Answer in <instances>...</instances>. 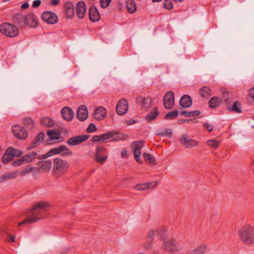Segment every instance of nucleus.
<instances>
[{
  "mask_svg": "<svg viewBox=\"0 0 254 254\" xmlns=\"http://www.w3.org/2000/svg\"><path fill=\"white\" fill-rule=\"evenodd\" d=\"M49 206V203L45 201H41L29 211L27 212V218L20 222L19 226H21L25 224L32 223L45 218V212L48 211Z\"/></svg>",
  "mask_w": 254,
  "mask_h": 254,
  "instance_id": "1",
  "label": "nucleus"
},
{
  "mask_svg": "<svg viewBox=\"0 0 254 254\" xmlns=\"http://www.w3.org/2000/svg\"><path fill=\"white\" fill-rule=\"evenodd\" d=\"M241 241L246 245L254 244V227L250 225H245L238 231Z\"/></svg>",
  "mask_w": 254,
  "mask_h": 254,
  "instance_id": "2",
  "label": "nucleus"
},
{
  "mask_svg": "<svg viewBox=\"0 0 254 254\" xmlns=\"http://www.w3.org/2000/svg\"><path fill=\"white\" fill-rule=\"evenodd\" d=\"M53 161V172L54 174H64L69 168L68 163L60 158H56L54 159Z\"/></svg>",
  "mask_w": 254,
  "mask_h": 254,
  "instance_id": "3",
  "label": "nucleus"
},
{
  "mask_svg": "<svg viewBox=\"0 0 254 254\" xmlns=\"http://www.w3.org/2000/svg\"><path fill=\"white\" fill-rule=\"evenodd\" d=\"M0 31L9 37H15L19 33L17 26L8 22L2 23L0 25Z\"/></svg>",
  "mask_w": 254,
  "mask_h": 254,
  "instance_id": "4",
  "label": "nucleus"
},
{
  "mask_svg": "<svg viewBox=\"0 0 254 254\" xmlns=\"http://www.w3.org/2000/svg\"><path fill=\"white\" fill-rule=\"evenodd\" d=\"M108 151L104 146H97L95 154V160L97 162L103 164L108 158Z\"/></svg>",
  "mask_w": 254,
  "mask_h": 254,
  "instance_id": "5",
  "label": "nucleus"
},
{
  "mask_svg": "<svg viewBox=\"0 0 254 254\" xmlns=\"http://www.w3.org/2000/svg\"><path fill=\"white\" fill-rule=\"evenodd\" d=\"M144 142L141 140L134 141L132 143L133 153L134 159L139 164H142V161L140 158L141 155L140 149L143 146Z\"/></svg>",
  "mask_w": 254,
  "mask_h": 254,
  "instance_id": "6",
  "label": "nucleus"
},
{
  "mask_svg": "<svg viewBox=\"0 0 254 254\" xmlns=\"http://www.w3.org/2000/svg\"><path fill=\"white\" fill-rule=\"evenodd\" d=\"M12 131L14 136L19 139L25 140L27 137V131L20 125L16 124L12 126Z\"/></svg>",
  "mask_w": 254,
  "mask_h": 254,
  "instance_id": "7",
  "label": "nucleus"
},
{
  "mask_svg": "<svg viewBox=\"0 0 254 254\" xmlns=\"http://www.w3.org/2000/svg\"><path fill=\"white\" fill-rule=\"evenodd\" d=\"M41 19L45 22L54 24L58 22V18L54 12L51 11H45L41 15Z\"/></svg>",
  "mask_w": 254,
  "mask_h": 254,
  "instance_id": "8",
  "label": "nucleus"
},
{
  "mask_svg": "<svg viewBox=\"0 0 254 254\" xmlns=\"http://www.w3.org/2000/svg\"><path fill=\"white\" fill-rule=\"evenodd\" d=\"M136 102L141 107L142 110L147 111L151 106L152 100L149 97L145 98L141 96H138L136 98Z\"/></svg>",
  "mask_w": 254,
  "mask_h": 254,
  "instance_id": "9",
  "label": "nucleus"
},
{
  "mask_svg": "<svg viewBox=\"0 0 254 254\" xmlns=\"http://www.w3.org/2000/svg\"><path fill=\"white\" fill-rule=\"evenodd\" d=\"M128 109V102L125 99L120 100L116 107V113L118 115L122 116L127 113Z\"/></svg>",
  "mask_w": 254,
  "mask_h": 254,
  "instance_id": "10",
  "label": "nucleus"
},
{
  "mask_svg": "<svg viewBox=\"0 0 254 254\" xmlns=\"http://www.w3.org/2000/svg\"><path fill=\"white\" fill-rule=\"evenodd\" d=\"M174 94L172 91L167 92L163 99V104L167 109H171L174 105Z\"/></svg>",
  "mask_w": 254,
  "mask_h": 254,
  "instance_id": "11",
  "label": "nucleus"
},
{
  "mask_svg": "<svg viewBox=\"0 0 254 254\" xmlns=\"http://www.w3.org/2000/svg\"><path fill=\"white\" fill-rule=\"evenodd\" d=\"M26 27L36 28L38 25V20L36 16L33 12H29L25 15Z\"/></svg>",
  "mask_w": 254,
  "mask_h": 254,
  "instance_id": "12",
  "label": "nucleus"
},
{
  "mask_svg": "<svg viewBox=\"0 0 254 254\" xmlns=\"http://www.w3.org/2000/svg\"><path fill=\"white\" fill-rule=\"evenodd\" d=\"M25 15L23 16L20 13H16L12 18V21L15 24V26L20 29H25L26 27Z\"/></svg>",
  "mask_w": 254,
  "mask_h": 254,
  "instance_id": "13",
  "label": "nucleus"
},
{
  "mask_svg": "<svg viewBox=\"0 0 254 254\" xmlns=\"http://www.w3.org/2000/svg\"><path fill=\"white\" fill-rule=\"evenodd\" d=\"M163 245L164 250L167 253H174L178 251V248L174 239L165 241Z\"/></svg>",
  "mask_w": 254,
  "mask_h": 254,
  "instance_id": "14",
  "label": "nucleus"
},
{
  "mask_svg": "<svg viewBox=\"0 0 254 254\" xmlns=\"http://www.w3.org/2000/svg\"><path fill=\"white\" fill-rule=\"evenodd\" d=\"M90 136V135H81L72 137L68 139L67 143L70 145H76L86 141Z\"/></svg>",
  "mask_w": 254,
  "mask_h": 254,
  "instance_id": "15",
  "label": "nucleus"
},
{
  "mask_svg": "<svg viewBox=\"0 0 254 254\" xmlns=\"http://www.w3.org/2000/svg\"><path fill=\"white\" fill-rule=\"evenodd\" d=\"M64 11L65 17L67 18H71L74 15V6L72 2L67 1L64 5Z\"/></svg>",
  "mask_w": 254,
  "mask_h": 254,
  "instance_id": "16",
  "label": "nucleus"
},
{
  "mask_svg": "<svg viewBox=\"0 0 254 254\" xmlns=\"http://www.w3.org/2000/svg\"><path fill=\"white\" fill-rule=\"evenodd\" d=\"M88 110L85 105H80L76 112V117L80 121H84L88 117Z\"/></svg>",
  "mask_w": 254,
  "mask_h": 254,
  "instance_id": "17",
  "label": "nucleus"
},
{
  "mask_svg": "<svg viewBox=\"0 0 254 254\" xmlns=\"http://www.w3.org/2000/svg\"><path fill=\"white\" fill-rule=\"evenodd\" d=\"M93 116L96 120H102L107 116L106 109L102 106L98 107L96 109Z\"/></svg>",
  "mask_w": 254,
  "mask_h": 254,
  "instance_id": "18",
  "label": "nucleus"
},
{
  "mask_svg": "<svg viewBox=\"0 0 254 254\" xmlns=\"http://www.w3.org/2000/svg\"><path fill=\"white\" fill-rule=\"evenodd\" d=\"M76 14L79 19H83L86 12V4L83 1H78L76 5Z\"/></svg>",
  "mask_w": 254,
  "mask_h": 254,
  "instance_id": "19",
  "label": "nucleus"
},
{
  "mask_svg": "<svg viewBox=\"0 0 254 254\" xmlns=\"http://www.w3.org/2000/svg\"><path fill=\"white\" fill-rule=\"evenodd\" d=\"M45 136V134L43 131L40 132L34 138V140L30 143L29 146L27 147L28 150H31L35 147L39 145L42 141H43V139Z\"/></svg>",
  "mask_w": 254,
  "mask_h": 254,
  "instance_id": "20",
  "label": "nucleus"
},
{
  "mask_svg": "<svg viewBox=\"0 0 254 254\" xmlns=\"http://www.w3.org/2000/svg\"><path fill=\"white\" fill-rule=\"evenodd\" d=\"M89 18L91 21H98L100 19L99 13L94 5L90 6L89 10Z\"/></svg>",
  "mask_w": 254,
  "mask_h": 254,
  "instance_id": "21",
  "label": "nucleus"
},
{
  "mask_svg": "<svg viewBox=\"0 0 254 254\" xmlns=\"http://www.w3.org/2000/svg\"><path fill=\"white\" fill-rule=\"evenodd\" d=\"M61 114L63 118L67 121H71L73 119L74 115L71 109L68 107H65L63 108Z\"/></svg>",
  "mask_w": 254,
  "mask_h": 254,
  "instance_id": "22",
  "label": "nucleus"
},
{
  "mask_svg": "<svg viewBox=\"0 0 254 254\" xmlns=\"http://www.w3.org/2000/svg\"><path fill=\"white\" fill-rule=\"evenodd\" d=\"M179 103L181 107L187 108L191 106L192 102L190 96L184 95L181 97Z\"/></svg>",
  "mask_w": 254,
  "mask_h": 254,
  "instance_id": "23",
  "label": "nucleus"
},
{
  "mask_svg": "<svg viewBox=\"0 0 254 254\" xmlns=\"http://www.w3.org/2000/svg\"><path fill=\"white\" fill-rule=\"evenodd\" d=\"M37 165L39 166L37 168L38 170L42 169L44 172H49L52 166V161L51 160L40 161L37 163Z\"/></svg>",
  "mask_w": 254,
  "mask_h": 254,
  "instance_id": "24",
  "label": "nucleus"
},
{
  "mask_svg": "<svg viewBox=\"0 0 254 254\" xmlns=\"http://www.w3.org/2000/svg\"><path fill=\"white\" fill-rule=\"evenodd\" d=\"M159 111L157 107H154L153 110L151 111L146 116L145 120L147 122H150L156 119L159 115Z\"/></svg>",
  "mask_w": 254,
  "mask_h": 254,
  "instance_id": "25",
  "label": "nucleus"
},
{
  "mask_svg": "<svg viewBox=\"0 0 254 254\" xmlns=\"http://www.w3.org/2000/svg\"><path fill=\"white\" fill-rule=\"evenodd\" d=\"M47 134L50 138L49 140H45L44 142L47 144H51L49 141L51 140H53L54 139H58L60 138V133L58 130H48L47 131Z\"/></svg>",
  "mask_w": 254,
  "mask_h": 254,
  "instance_id": "26",
  "label": "nucleus"
},
{
  "mask_svg": "<svg viewBox=\"0 0 254 254\" xmlns=\"http://www.w3.org/2000/svg\"><path fill=\"white\" fill-rule=\"evenodd\" d=\"M222 100L218 97H213L209 100L208 105L211 109H214L218 107L221 104Z\"/></svg>",
  "mask_w": 254,
  "mask_h": 254,
  "instance_id": "27",
  "label": "nucleus"
},
{
  "mask_svg": "<svg viewBox=\"0 0 254 254\" xmlns=\"http://www.w3.org/2000/svg\"><path fill=\"white\" fill-rule=\"evenodd\" d=\"M167 229L164 227H161L156 230V235L164 242L166 241V236L167 235Z\"/></svg>",
  "mask_w": 254,
  "mask_h": 254,
  "instance_id": "28",
  "label": "nucleus"
},
{
  "mask_svg": "<svg viewBox=\"0 0 254 254\" xmlns=\"http://www.w3.org/2000/svg\"><path fill=\"white\" fill-rule=\"evenodd\" d=\"M211 90L210 88L206 86H203L199 90V94L204 98H208L210 96Z\"/></svg>",
  "mask_w": 254,
  "mask_h": 254,
  "instance_id": "29",
  "label": "nucleus"
},
{
  "mask_svg": "<svg viewBox=\"0 0 254 254\" xmlns=\"http://www.w3.org/2000/svg\"><path fill=\"white\" fill-rule=\"evenodd\" d=\"M126 7L128 12L134 13L136 10V6L134 0H127Z\"/></svg>",
  "mask_w": 254,
  "mask_h": 254,
  "instance_id": "30",
  "label": "nucleus"
},
{
  "mask_svg": "<svg viewBox=\"0 0 254 254\" xmlns=\"http://www.w3.org/2000/svg\"><path fill=\"white\" fill-rule=\"evenodd\" d=\"M38 156V154L34 151L31 152L22 156L25 163L31 162Z\"/></svg>",
  "mask_w": 254,
  "mask_h": 254,
  "instance_id": "31",
  "label": "nucleus"
},
{
  "mask_svg": "<svg viewBox=\"0 0 254 254\" xmlns=\"http://www.w3.org/2000/svg\"><path fill=\"white\" fill-rule=\"evenodd\" d=\"M151 183H143V184H138L134 186V188L136 189L137 190H147V189L150 188H154L155 187L157 186L156 183H155V184L153 186L151 187Z\"/></svg>",
  "mask_w": 254,
  "mask_h": 254,
  "instance_id": "32",
  "label": "nucleus"
},
{
  "mask_svg": "<svg viewBox=\"0 0 254 254\" xmlns=\"http://www.w3.org/2000/svg\"><path fill=\"white\" fill-rule=\"evenodd\" d=\"M18 174V171H15L11 173H6L2 176L1 178L2 181H6L15 178L17 176Z\"/></svg>",
  "mask_w": 254,
  "mask_h": 254,
  "instance_id": "33",
  "label": "nucleus"
},
{
  "mask_svg": "<svg viewBox=\"0 0 254 254\" xmlns=\"http://www.w3.org/2000/svg\"><path fill=\"white\" fill-rule=\"evenodd\" d=\"M228 110L236 113H240L241 111V104L238 101H235L232 107H228Z\"/></svg>",
  "mask_w": 254,
  "mask_h": 254,
  "instance_id": "34",
  "label": "nucleus"
},
{
  "mask_svg": "<svg viewBox=\"0 0 254 254\" xmlns=\"http://www.w3.org/2000/svg\"><path fill=\"white\" fill-rule=\"evenodd\" d=\"M40 123L42 125L47 127H51L54 125V121L48 117H45L41 119Z\"/></svg>",
  "mask_w": 254,
  "mask_h": 254,
  "instance_id": "35",
  "label": "nucleus"
},
{
  "mask_svg": "<svg viewBox=\"0 0 254 254\" xmlns=\"http://www.w3.org/2000/svg\"><path fill=\"white\" fill-rule=\"evenodd\" d=\"M23 123L25 127L29 129H32L34 126L33 120L30 117H26L24 119Z\"/></svg>",
  "mask_w": 254,
  "mask_h": 254,
  "instance_id": "36",
  "label": "nucleus"
},
{
  "mask_svg": "<svg viewBox=\"0 0 254 254\" xmlns=\"http://www.w3.org/2000/svg\"><path fill=\"white\" fill-rule=\"evenodd\" d=\"M200 112L199 110H195L190 112L183 111L181 112V114L184 115L185 117H194L199 116L200 114Z\"/></svg>",
  "mask_w": 254,
  "mask_h": 254,
  "instance_id": "37",
  "label": "nucleus"
},
{
  "mask_svg": "<svg viewBox=\"0 0 254 254\" xmlns=\"http://www.w3.org/2000/svg\"><path fill=\"white\" fill-rule=\"evenodd\" d=\"M206 249V245L204 244H201L196 249L192 251V254H204Z\"/></svg>",
  "mask_w": 254,
  "mask_h": 254,
  "instance_id": "38",
  "label": "nucleus"
},
{
  "mask_svg": "<svg viewBox=\"0 0 254 254\" xmlns=\"http://www.w3.org/2000/svg\"><path fill=\"white\" fill-rule=\"evenodd\" d=\"M178 116V110H174L168 113L164 117L165 120H173L177 118Z\"/></svg>",
  "mask_w": 254,
  "mask_h": 254,
  "instance_id": "39",
  "label": "nucleus"
},
{
  "mask_svg": "<svg viewBox=\"0 0 254 254\" xmlns=\"http://www.w3.org/2000/svg\"><path fill=\"white\" fill-rule=\"evenodd\" d=\"M143 156L145 161H148V163L151 164L152 165L156 164L155 163V159L154 157L151 154L144 153L143 154Z\"/></svg>",
  "mask_w": 254,
  "mask_h": 254,
  "instance_id": "40",
  "label": "nucleus"
},
{
  "mask_svg": "<svg viewBox=\"0 0 254 254\" xmlns=\"http://www.w3.org/2000/svg\"><path fill=\"white\" fill-rule=\"evenodd\" d=\"M190 139V138L189 135L185 134L180 137L179 140L181 142L182 144L186 147V145L189 143V141Z\"/></svg>",
  "mask_w": 254,
  "mask_h": 254,
  "instance_id": "41",
  "label": "nucleus"
},
{
  "mask_svg": "<svg viewBox=\"0 0 254 254\" xmlns=\"http://www.w3.org/2000/svg\"><path fill=\"white\" fill-rule=\"evenodd\" d=\"M62 148H64L62 152L61 153V155L62 156H69L72 154V151L67 148L65 145H62Z\"/></svg>",
  "mask_w": 254,
  "mask_h": 254,
  "instance_id": "42",
  "label": "nucleus"
},
{
  "mask_svg": "<svg viewBox=\"0 0 254 254\" xmlns=\"http://www.w3.org/2000/svg\"><path fill=\"white\" fill-rule=\"evenodd\" d=\"M12 160V157L5 151L1 158L2 163L6 164L10 162Z\"/></svg>",
  "mask_w": 254,
  "mask_h": 254,
  "instance_id": "43",
  "label": "nucleus"
},
{
  "mask_svg": "<svg viewBox=\"0 0 254 254\" xmlns=\"http://www.w3.org/2000/svg\"><path fill=\"white\" fill-rule=\"evenodd\" d=\"M156 134L159 136H164V135H167L168 137H171L172 135V132L171 129L167 128L166 131L163 132L158 131L157 133Z\"/></svg>",
  "mask_w": 254,
  "mask_h": 254,
  "instance_id": "44",
  "label": "nucleus"
},
{
  "mask_svg": "<svg viewBox=\"0 0 254 254\" xmlns=\"http://www.w3.org/2000/svg\"><path fill=\"white\" fill-rule=\"evenodd\" d=\"M64 148H62V145H60V146L58 147H56L54 148H53L51 149L49 152L50 154H51V156L55 154H61V152H62V150Z\"/></svg>",
  "mask_w": 254,
  "mask_h": 254,
  "instance_id": "45",
  "label": "nucleus"
},
{
  "mask_svg": "<svg viewBox=\"0 0 254 254\" xmlns=\"http://www.w3.org/2000/svg\"><path fill=\"white\" fill-rule=\"evenodd\" d=\"M112 135L111 140H119L123 139V137L120 136V132L118 131H111Z\"/></svg>",
  "mask_w": 254,
  "mask_h": 254,
  "instance_id": "46",
  "label": "nucleus"
},
{
  "mask_svg": "<svg viewBox=\"0 0 254 254\" xmlns=\"http://www.w3.org/2000/svg\"><path fill=\"white\" fill-rule=\"evenodd\" d=\"M154 236V232L152 230H150L148 231L146 241L148 243H151L153 240V237Z\"/></svg>",
  "mask_w": 254,
  "mask_h": 254,
  "instance_id": "47",
  "label": "nucleus"
},
{
  "mask_svg": "<svg viewBox=\"0 0 254 254\" xmlns=\"http://www.w3.org/2000/svg\"><path fill=\"white\" fill-rule=\"evenodd\" d=\"M23 164H25V163L24 162V160L23 159L22 157H21L18 159L14 160L12 162L11 165L14 167H18V166L21 165Z\"/></svg>",
  "mask_w": 254,
  "mask_h": 254,
  "instance_id": "48",
  "label": "nucleus"
},
{
  "mask_svg": "<svg viewBox=\"0 0 254 254\" xmlns=\"http://www.w3.org/2000/svg\"><path fill=\"white\" fill-rule=\"evenodd\" d=\"M163 6L165 8L171 10L173 7V5L171 0H164L163 2Z\"/></svg>",
  "mask_w": 254,
  "mask_h": 254,
  "instance_id": "49",
  "label": "nucleus"
},
{
  "mask_svg": "<svg viewBox=\"0 0 254 254\" xmlns=\"http://www.w3.org/2000/svg\"><path fill=\"white\" fill-rule=\"evenodd\" d=\"M206 144L210 147L216 148L219 146V142L216 140H209L207 141Z\"/></svg>",
  "mask_w": 254,
  "mask_h": 254,
  "instance_id": "50",
  "label": "nucleus"
},
{
  "mask_svg": "<svg viewBox=\"0 0 254 254\" xmlns=\"http://www.w3.org/2000/svg\"><path fill=\"white\" fill-rule=\"evenodd\" d=\"M198 141L190 138V140H189V143L186 145V148H191L192 147L198 145Z\"/></svg>",
  "mask_w": 254,
  "mask_h": 254,
  "instance_id": "51",
  "label": "nucleus"
},
{
  "mask_svg": "<svg viewBox=\"0 0 254 254\" xmlns=\"http://www.w3.org/2000/svg\"><path fill=\"white\" fill-rule=\"evenodd\" d=\"M112 135L111 134V132H108L106 133H104L100 135V137L101 138V140H111Z\"/></svg>",
  "mask_w": 254,
  "mask_h": 254,
  "instance_id": "52",
  "label": "nucleus"
},
{
  "mask_svg": "<svg viewBox=\"0 0 254 254\" xmlns=\"http://www.w3.org/2000/svg\"><path fill=\"white\" fill-rule=\"evenodd\" d=\"M33 169V167H25L24 169L20 172V175L21 176H25L27 175L29 172H30Z\"/></svg>",
  "mask_w": 254,
  "mask_h": 254,
  "instance_id": "53",
  "label": "nucleus"
},
{
  "mask_svg": "<svg viewBox=\"0 0 254 254\" xmlns=\"http://www.w3.org/2000/svg\"><path fill=\"white\" fill-rule=\"evenodd\" d=\"M112 0H100V5L101 7L105 8L107 7L111 3Z\"/></svg>",
  "mask_w": 254,
  "mask_h": 254,
  "instance_id": "54",
  "label": "nucleus"
},
{
  "mask_svg": "<svg viewBox=\"0 0 254 254\" xmlns=\"http://www.w3.org/2000/svg\"><path fill=\"white\" fill-rule=\"evenodd\" d=\"M97 130V128L95 125L93 123L89 124V126L86 129V131L88 133L92 132Z\"/></svg>",
  "mask_w": 254,
  "mask_h": 254,
  "instance_id": "55",
  "label": "nucleus"
},
{
  "mask_svg": "<svg viewBox=\"0 0 254 254\" xmlns=\"http://www.w3.org/2000/svg\"><path fill=\"white\" fill-rule=\"evenodd\" d=\"M6 151L12 157L15 156L16 150L13 147H9L6 150Z\"/></svg>",
  "mask_w": 254,
  "mask_h": 254,
  "instance_id": "56",
  "label": "nucleus"
},
{
  "mask_svg": "<svg viewBox=\"0 0 254 254\" xmlns=\"http://www.w3.org/2000/svg\"><path fill=\"white\" fill-rule=\"evenodd\" d=\"M204 128H205L208 131H211L213 130V126L212 125H209L208 123H204L203 125Z\"/></svg>",
  "mask_w": 254,
  "mask_h": 254,
  "instance_id": "57",
  "label": "nucleus"
},
{
  "mask_svg": "<svg viewBox=\"0 0 254 254\" xmlns=\"http://www.w3.org/2000/svg\"><path fill=\"white\" fill-rule=\"evenodd\" d=\"M49 153H50L49 151L47 153H46L44 155L37 156L38 159L39 160L45 159L47 158L48 157L51 156V154H49Z\"/></svg>",
  "mask_w": 254,
  "mask_h": 254,
  "instance_id": "58",
  "label": "nucleus"
},
{
  "mask_svg": "<svg viewBox=\"0 0 254 254\" xmlns=\"http://www.w3.org/2000/svg\"><path fill=\"white\" fill-rule=\"evenodd\" d=\"M41 3V1L40 0H35L33 2L32 7L37 8L40 5Z\"/></svg>",
  "mask_w": 254,
  "mask_h": 254,
  "instance_id": "59",
  "label": "nucleus"
},
{
  "mask_svg": "<svg viewBox=\"0 0 254 254\" xmlns=\"http://www.w3.org/2000/svg\"><path fill=\"white\" fill-rule=\"evenodd\" d=\"M229 93L228 92H225L223 93V97L224 98V102L227 104H229Z\"/></svg>",
  "mask_w": 254,
  "mask_h": 254,
  "instance_id": "60",
  "label": "nucleus"
},
{
  "mask_svg": "<svg viewBox=\"0 0 254 254\" xmlns=\"http://www.w3.org/2000/svg\"><path fill=\"white\" fill-rule=\"evenodd\" d=\"M91 141L95 142H98L101 140V138L100 137V135H94L92 137L91 139Z\"/></svg>",
  "mask_w": 254,
  "mask_h": 254,
  "instance_id": "61",
  "label": "nucleus"
},
{
  "mask_svg": "<svg viewBox=\"0 0 254 254\" xmlns=\"http://www.w3.org/2000/svg\"><path fill=\"white\" fill-rule=\"evenodd\" d=\"M60 0H52L50 2V4L53 5H58L60 3Z\"/></svg>",
  "mask_w": 254,
  "mask_h": 254,
  "instance_id": "62",
  "label": "nucleus"
},
{
  "mask_svg": "<svg viewBox=\"0 0 254 254\" xmlns=\"http://www.w3.org/2000/svg\"><path fill=\"white\" fill-rule=\"evenodd\" d=\"M249 95L252 98L254 99V87L249 90Z\"/></svg>",
  "mask_w": 254,
  "mask_h": 254,
  "instance_id": "63",
  "label": "nucleus"
},
{
  "mask_svg": "<svg viewBox=\"0 0 254 254\" xmlns=\"http://www.w3.org/2000/svg\"><path fill=\"white\" fill-rule=\"evenodd\" d=\"M29 6V4L28 2H24V3H23L21 6V8L22 9H25L26 8H28Z\"/></svg>",
  "mask_w": 254,
  "mask_h": 254,
  "instance_id": "64",
  "label": "nucleus"
}]
</instances>
